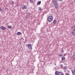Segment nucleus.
<instances>
[{
	"mask_svg": "<svg viewBox=\"0 0 75 75\" xmlns=\"http://www.w3.org/2000/svg\"><path fill=\"white\" fill-rule=\"evenodd\" d=\"M52 3L54 4V7L56 8L58 7V4L57 0H52Z\"/></svg>",
	"mask_w": 75,
	"mask_h": 75,
	"instance_id": "1",
	"label": "nucleus"
},
{
	"mask_svg": "<svg viewBox=\"0 0 75 75\" xmlns=\"http://www.w3.org/2000/svg\"><path fill=\"white\" fill-rule=\"evenodd\" d=\"M53 20V16L52 15L49 16L47 18V20L49 22H51Z\"/></svg>",
	"mask_w": 75,
	"mask_h": 75,
	"instance_id": "2",
	"label": "nucleus"
},
{
	"mask_svg": "<svg viewBox=\"0 0 75 75\" xmlns=\"http://www.w3.org/2000/svg\"><path fill=\"white\" fill-rule=\"evenodd\" d=\"M22 10H24V9H27V6L25 5H23L22 8Z\"/></svg>",
	"mask_w": 75,
	"mask_h": 75,
	"instance_id": "3",
	"label": "nucleus"
},
{
	"mask_svg": "<svg viewBox=\"0 0 75 75\" xmlns=\"http://www.w3.org/2000/svg\"><path fill=\"white\" fill-rule=\"evenodd\" d=\"M72 35L75 37V28H74L71 32Z\"/></svg>",
	"mask_w": 75,
	"mask_h": 75,
	"instance_id": "4",
	"label": "nucleus"
},
{
	"mask_svg": "<svg viewBox=\"0 0 75 75\" xmlns=\"http://www.w3.org/2000/svg\"><path fill=\"white\" fill-rule=\"evenodd\" d=\"M61 72H59L58 71H56L55 72V75H61Z\"/></svg>",
	"mask_w": 75,
	"mask_h": 75,
	"instance_id": "5",
	"label": "nucleus"
},
{
	"mask_svg": "<svg viewBox=\"0 0 75 75\" xmlns=\"http://www.w3.org/2000/svg\"><path fill=\"white\" fill-rule=\"evenodd\" d=\"M30 16V13H29L28 15L26 16V18H29Z\"/></svg>",
	"mask_w": 75,
	"mask_h": 75,
	"instance_id": "6",
	"label": "nucleus"
},
{
	"mask_svg": "<svg viewBox=\"0 0 75 75\" xmlns=\"http://www.w3.org/2000/svg\"><path fill=\"white\" fill-rule=\"evenodd\" d=\"M1 29L2 30H6V28L4 26H1Z\"/></svg>",
	"mask_w": 75,
	"mask_h": 75,
	"instance_id": "7",
	"label": "nucleus"
},
{
	"mask_svg": "<svg viewBox=\"0 0 75 75\" xmlns=\"http://www.w3.org/2000/svg\"><path fill=\"white\" fill-rule=\"evenodd\" d=\"M29 46H28L29 50H32V47H31V45L29 44Z\"/></svg>",
	"mask_w": 75,
	"mask_h": 75,
	"instance_id": "8",
	"label": "nucleus"
},
{
	"mask_svg": "<svg viewBox=\"0 0 75 75\" xmlns=\"http://www.w3.org/2000/svg\"><path fill=\"white\" fill-rule=\"evenodd\" d=\"M73 56L72 57L73 59L75 60V53L74 52L73 53Z\"/></svg>",
	"mask_w": 75,
	"mask_h": 75,
	"instance_id": "9",
	"label": "nucleus"
},
{
	"mask_svg": "<svg viewBox=\"0 0 75 75\" xmlns=\"http://www.w3.org/2000/svg\"><path fill=\"white\" fill-rule=\"evenodd\" d=\"M63 60V61H65V57H62L61 58Z\"/></svg>",
	"mask_w": 75,
	"mask_h": 75,
	"instance_id": "10",
	"label": "nucleus"
},
{
	"mask_svg": "<svg viewBox=\"0 0 75 75\" xmlns=\"http://www.w3.org/2000/svg\"><path fill=\"white\" fill-rule=\"evenodd\" d=\"M37 4L38 5H40L41 4V1H38L37 2Z\"/></svg>",
	"mask_w": 75,
	"mask_h": 75,
	"instance_id": "11",
	"label": "nucleus"
},
{
	"mask_svg": "<svg viewBox=\"0 0 75 75\" xmlns=\"http://www.w3.org/2000/svg\"><path fill=\"white\" fill-rule=\"evenodd\" d=\"M30 3H34V1L33 0H30Z\"/></svg>",
	"mask_w": 75,
	"mask_h": 75,
	"instance_id": "12",
	"label": "nucleus"
},
{
	"mask_svg": "<svg viewBox=\"0 0 75 75\" xmlns=\"http://www.w3.org/2000/svg\"><path fill=\"white\" fill-rule=\"evenodd\" d=\"M57 23V21H56V20H54L53 22V24H55V23Z\"/></svg>",
	"mask_w": 75,
	"mask_h": 75,
	"instance_id": "13",
	"label": "nucleus"
},
{
	"mask_svg": "<svg viewBox=\"0 0 75 75\" xmlns=\"http://www.w3.org/2000/svg\"><path fill=\"white\" fill-rule=\"evenodd\" d=\"M21 33L20 32H17V35H20V34H21Z\"/></svg>",
	"mask_w": 75,
	"mask_h": 75,
	"instance_id": "14",
	"label": "nucleus"
},
{
	"mask_svg": "<svg viewBox=\"0 0 75 75\" xmlns=\"http://www.w3.org/2000/svg\"><path fill=\"white\" fill-rule=\"evenodd\" d=\"M14 2L13 1H12L11 3V5H12V6H13V5L14 4Z\"/></svg>",
	"mask_w": 75,
	"mask_h": 75,
	"instance_id": "15",
	"label": "nucleus"
},
{
	"mask_svg": "<svg viewBox=\"0 0 75 75\" xmlns=\"http://www.w3.org/2000/svg\"><path fill=\"white\" fill-rule=\"evenodd\" d=\"M8 28L9 29H11V26L10 25H9L8 26Z\"/></svg>",
	"mask_w": 75,
	"mask_h": 75,
	"instance_id": "16",
	"label": "nucleus"
},
{
	"mask_svg": "<svg viewBox=\"0 0 75 75\" xmlns=\"http://www.w3.org/2000/svg\"><path fill=\"white\" fill-rule=\"evenodd\" d=\"M61 53H63L64 52V51L63 50H61Z\"/></svg>",
	"mask_w": 75,
	"mask_h": 75,
	"instance_id": "17",
	"label": "nucleus"
},
{
	"mask_svg": "<svg viewBox=\"0 0 75 75\" xmlns=\"http://www.w3.org/2000/svg\"><path fill=\"white\" fill-rule=\"evenodd\" d=\"M63 55L62 54H60L59 55V57H61V56H62Z\"/></svg>",
	"mask_w": 75,
	"mask_h": 75,
	"instance_id": "18",
	"label": "nucleus"
},
{
	"mask_svg": "<svg viewBox=\"0 0 75 75\" xmlns=\"http://www.w3.org/2000/svg\"><path fill=\"white\" fill-rule=\"evenodd\" d=\"M27 45V48H28L29 49V46H30V44L27 45Z\"/></svg>",
	"mask_w": 75,
	"mask_h": 75,
	"instance_id": "19",
	"label": "nucleus"
},
{
	"mask_svg": "<svg viewBox=\"0 0 75 75\" xmlns=\"http://www.w3.org/2000/svg\"><path fill=\"white\" fill-rule=\"evenodd\" d=\"M39 11H41V8L39 7Z\"/></svg>",
	"mask_w": 75,
	"mask_h": 75,
	"instance_id": "20",
	"label": "nucleus"
},
{
	"mask_svg": "<svg viewBox=\"0 0 75 75\" xmlns=\"http://www.w3.org/2000/svg\"><path fill=\"white\" fill-rule=\"evenodd\" d=\"M16 6L17 7H19V4H17L16 5Z\"/></svg>",
	"mask_w": 75,
	"mask_h": 75,
	"instance_id": "21",
	"label": "nucleus"
},
{
	"mask_svg": "<svg viewBox=\"0 0 75 75\" xmlns=\"http://www.w3.org/2000/svg\"><path fill=\"white\" fill-rule=\"evenodd\" d=\"M60 66L62 68L63 67V64H62L60 65Z\"/></svg>",
	"mask_w": 75,
	"mask_h": 75,
	"instance_id": "22",
	"label": "nucleus"
},
{
	"mask_svg": "<svg viewBox=\"0 0 75 75\" xmlns=\"http://www.w3.org/2000/svg\"><path fill=\"white\" fill-rule=\"evenodd\" d=\"M60 75H64V74L62 73V72H61V74H60Z\"/></svg>",
	"mask_w": 75,
	"mask_h": 75,
	"instance_id": "23",
	"label": "nucleus"
},
{
	"mask_svg": "<svg viewBox=\"0 0 75 75\" xmlns=\"http://www.w3.org/2000/svg\"><path fill=\"white\" fill-rule=\"evenodd\" d=\"M59 1H62L63 0H58Z\"/></svg>",
	"mask_w": 75,
	"mask_h": 75,
	"instance_id": "24",
	"label": "nucleus"
},
{
	"mask_svg": "<svg viewBox=\"0 0 75 75\" xmlns=\"http://www.w3.org/2000/svg\"><path fill=\"white\" fill-rule=\"evenodd\" d=\"M1 11V8H0V12Z\"/></svg>",
	"mask_w": 75,
	"mask_h": 75,
	"instance_id": "25",
	"label": "nucleus"
},
{
	"mask_svg": "<svg viewBox=\"0 0 75 75\" xmlns=\"http://www.w3.org/2000/svg\"><path fill=\"white\" fill-rule=\"evenodd\" d=\"M64 67V69H66V67Z\"/></svg>",
	"mask_w": 75,
	"mask_h": 75,
	"instance_id": "26",
	"label": "nucleus"
},
{
	"mask_svg": "<svg viewBox=\"0 0 75 75\" xmlns=\"http://www.w3.org/2000/svg\"><path fill=\"white\" fill-rule=\"evenodd\" d=\"M64 57H65V54H64Z\"/></svg>",
	"mask_w": 75,
	"mask_h": 75,
	"instance_id": "27",
	"label": "nucleus"
},
{
	"mask_svg": "<svg viewBox=\"0 0 75 75\" xmlns=\"http://www.w3.org/2000/svg\"><path fill=\"white\" fill-rule=\"evenodd\" d=\"M66 75H69V74H67Z\"/></svg>",
	"mask_w": 75,
	"mask_h": 75,
	"instance_id": "28",
	"label": "nucleus"
},
{
	"mask_svg": "<svg viewBox=\"0 0 75 75\" xmlns=\"http://www.w3.org/2000/svg\"><path fill=\"white\" fill-rule=\"evenodd\" d=\"M71 28H73V26H71Z\"/></svg>",
	"mask_w": 75,
	"mask_h": 75,
	"instance_id": "29",
	"label": "nucleus"
}]
</instances>
